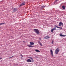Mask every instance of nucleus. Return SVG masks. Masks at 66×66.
Returning a JSON list of instances; mask_svg holds the SVG:
<instances>
[{"label": "nucleus", "mask_w": 66, "mask_h": 66, "mask_svg": "<svg viewBox=\"0 0 66 66\" xmlns=\"http://www.w3.org/2000/svg\"><path fill=\"white\" fill-rule=\"evenodd\" d=\"M66 7H65V6L63 5L62 6V9H63V10H65V8Z\"/></svg>", "instance_id": "13"}, {"label": "nucleus", "mask_w": 66, "mask_h": 66, "mask_svg": "<svg viewBox=\"0 0 66 66\" xmlns=\"http://www.w3.org/2000/svg\"><path fill=\"white\" fill-rule=\"evenodd\" d=\"M34 31L37 34H38L39 33V30L37 29H34Z\"/></svg>", "instance_id": "1"}, {"label": "nucleus", "mask_w": 66, "mask_h": 66, "mask_svg": "<svg viewBox=\"0 0 66 66\" xmlns=\"http://www.w3.org/2000/svg\"><path fill=\"white\" fill-rule=\"evenodd\" d=\"M1 27H0V29H1Z\"/></svg>", "instance_id": "30"}, {"label": "nucleus", "mask_w": 66, "mask_h": 66, "mask_svg": "<svg viewBox=\"0 0 66 66\" xmlns=\"http://www.w3.org/2000/svg\"><path fill=\"white\" fill-rule=\"evenodd\" d=\"M20 56H21L22 57H23V56H22V55H20Z\"/></svg>", "instance_id": "23"}, {"label": "nucleus", "mask_w": 66, "mask_h": 66, "mask_svg": "<svg viewBox=\"0 0 66 66\" xmlns=\"http://www.w3.org/2000/svg\"><path fill=\"white\" fill-rule=\"evenodd\" d=\"M25 4H26V2H24L22 3L21 4H20V5L19 6L20 7V6H21L22 5H25Z\"/></svg>", "instance_id": "5"}, {"label": "nucleus", "mask_w": 66, "mask_h": 66, "mask_svg": "<svg viewBox=\"0 0 66 66\" xmlns=\"http://www.w3.org/2000/svg\"><path fill=\"white\" fill-rule=\"evenodd\" d=\"M54 27H55L53 29H51V32H52V33H53V31H54V30H56V27H57V26H56V25H55Z\"/></svg>", "instance_id": "4"}, {"label": "nucleus", "mask_w": 66, "mask_h": 66, "mask_svg": "<svg viewBox=\"0 0 66 66\" xmlns=\"http://www.w3.org/2000/svg\"><path fill=\"white\" fill-rule=\"evenodd\" d=\"M45 7V6H42L41 7V8H42V9H43V8H44Z\"/></svg>", "instance_id": "20"}, {"label": "nucleus", "mask_w": 66, "mask_h": 66, "mask_svg": "<svg viewBox=\"0 0 66 66\" xmlns=\"http://www.w3.org/2000/svg\"><path fill=\"white\" fill-rule=\"evenodd\" d=\"M38 43H39V44H41V42H40V41H39Z\"/></svg>", "instance_id": "22"}, {"label": "nucleus", "mask_w": 66, "mask_h": 66, "mask_svg": "<svg viewBox=\"0 0 66 66\" xmlns=\"http://www.w3.org/2000/svg\"><path fill=\"white\" fill-rule=\"evenodd\" d=\"M40 45H41V46H43V44H42V43H41V44H40Z\"/></svg>", "instance_id": "21"}, {"label": "nucleus", "mask_w": 66, "mask_h": 66, "mask_svg": "<svg viewBox=\"0 0 66 66\" xmlns=\"http://www.w3.org/2000/svg\"><path fill=\"white\" fill-rule=\"evenodd\" d=\"M40 39H41V38H40Z\"/></svg>", "instance_id": "29"}, {"label": "nucleus", "mask_w": 66, "mask_h": 66, "mask_svg": "<svg viewBox=\"0 0 66 66\" xmlns=\"http://www.w3.org/2000/svg\"><path fill=\"white\" fill-rule=\"evenodd\" d=\"M59 26H61V25H60L59 24Z\"/></svg>", "instance_id": "26"}, {"label": "nucleus", "mask_w": 66, "mask_h": 66, "mask_svg": "<svg viewBox=\"0 0 66 66\" xmlns=\"http://www.w3.org/2000/svg\"><path fill=\"white\" fill-rule=\"evenodd\" d=\"M30 43L31 45H34V43L33 42H30Z\"/></svg>", "instance_id": "12"}, {"label": "nucleus", "mask_w": 66, "mask_h": 66, "mask_svg": "<svg viewBox=\"0 0 66 66\" xmlns=\"http://www.w3.org/2000/svg\"><path fill=\"white\" fill-rule=\"evenodd\" d=\"M27 46H28V47H30V48H33V46H32L31 45H27Z\"/></svg>", "instance_id": "11"}, {"label": "nucleus", "mask_w": 66, "mask_h": 66, "mask_svg": "<svg viewBox=\"0 0 66 66\" xmlns=\"http://www.w3.org/2000/svg\"><path fill=\"white\" fill-rule=\"evenodd\" d=\"M50 51L51 55L52 56H53V51H52V50H51Z\"/></svg>", "instance_id": "8"}, {"label": "nucleus", "mask_w": 66, "mask_h": 66, "mask_svg": "<svg viewBox=\"0 0 66 66\" xmlns=\"http://www.w3.org/2000/svg\"><path fill=\"white\" fill-rule=\"evenodd\" d=\"M50 36H47L45 37H44V39H49V38H50Z\"/></svg>", "instance_id": "6"}, {"label": "nucleus", "mask_w": 66, "mask_h": 66, "mask_svg": "<svg viewBox=\"0 0 66 66\" xmlns=\"http://www.w3.org/2000/svg\"><path fill=\"white\" fill-rule=\"evenodd\" d=\"M56 27L57 28H58L59 29H62V27H59L58 26H56Z\"/></svg>", "instance_id": "15"}, {"label": "nucleus", "mask_w": 66, "mask_h": 66, "mask_svg": "<svg viewBox=\"0 0 66 66\" xmlns=\"http://www.w3.org/2000/svg\"><path fill=\"white\" fill-rule=\"evenodd\" d=\"M53 43H54V41H53V40H52V41L51 44H53Z\"/></svg>", "instance_id": "19"}, {"label": "nucleus", "mask_w": 66, "mask_h": 66, "mask_svg": "<svg viewBox=\"0 0 66 66\" xmlns=\"http://www.w3.org/2000/svg\"><path fill=\"white\" fill-rule=\"evenodd\" d=\"M22 57H21V59H22Z\"/></svg>", "instance_id": "28"}, {"label": "nucleus", "mask_w": 66, "mask_h": 66, "mask_svg": "<svg viewBox=\"0 0 66 66\" xmlns=\"http://www.w3.org/2000/svg\"><path fill=\"white\" fill-rule=\"evenodd\" d=\"M27 62H32V61L30 59H28L27 60Z\"/></svg>", "instance_id": "9"}, {"label": "nucleus", "mask_w": 66, "mask_h": 66, "mask_svg": "<svg viewBox=\"0 0 66 66\" xmlns=\"http://www.w3.org/2000/svg\"><path fill=\"white\" fill-rule=\"evenodd\" d=\"M13 56H12V57H9V59H10V58H12V57H13Z\"/></svg>", "instance_id": "24"}, {"label": "nucleus", "mask_w": 66, "mask_h": 66, "mask_svg": "<svg viewBox=\"0 0 66 66\" xmlns=\"http://www.w3.org/2000/svg\"><path fill=\"white\" fill-rule=\"evenodd\" d=\"M56 27L57 28H58L59 29H62V27H59L58 26H56Z\"/></svg>", "instance_id": "16"}, {"label": "nucleus", "mask_w": 66, "mask_h": 66, "mask_svg": "<svg viewBox=\"0 0 66 66\" xmlns=\"http://www.w3.org/2000/svg\"><path fill=\"white\" fill-rule=\"evenodd\" d=\"M18 11V9H17V8H14L11 11V12L12 13H14V12H15L16 11Z\"/></svg>", "instance_id": "2"}, {"label": "nucleus", "mask_w": 66, "mask_h": 66, "mask_svg": "<svg viewBox=\"0 0 66 66\" xmlns=\"http://www.w3.org/2000/svg\"><path fill=\"white\" fill-rule=\"evenodd\" d=\"M60 36H62V37L63 36V37H65V36H66L65 35H62V34H60Z\"/></svg>", "instance_id": "10"}, {"label": "nucleus", "mask_w": 66, "mask_h": 66, "mask_svg": "<svg viewBox=\"0 0 66 66\" xmlns=\"http://www.w3.org/2000/svg\"><path fill=\"white\" fill-rule=\"evenodd\" d=\"M58 0H56V1H57Z\"/></svg>", "instance_id": "27"}, {"label": "nucleus", "mask_w": 66, "mask_h": 66, "mask_svg": "<svg viewBox=\"0 0 66 66\" xmlns=\"http://www.w3.org/2000/svg\"><path fill=\"white\" fill-rule=\"evenodd\" d=\"M29 59H30V60H31V61L33 62H34V61L33 60V59L32 58V57H29Z\"/></svg>", "instance_id": "7"}, {"label": "nucleus", "mask_w": 66, "mask_h": 66, "mask_svg": "<svg viewBox=\"0 0 66 66\" xmlns=\"http://www.w3.org/2000/svg\"><path fill=\"white\" fill-rule=\"evenodd\" d=\"M59 51H60V50L59 48H57L56 49L55 53V54H58Z\"/></svg>", "instance_id": "3"}, {"label": "nucleus", "mask_w": 66, "mask_h": 66, "mask_svg": "<svg viewBox=\"0 0 66 66\" xmlns=\"http://www.w3.org/2000/svg\"><path fill=\"white\" fill-rule=\"evenodd\" d=\"M1 59H2V58L0 57V60H1Z\"/></svg>", "instance_id": "25"}, {"label": "nucleus", "mask_w": 66, "mask_h": 66, "mask_svg": "<svg viewBox=\"0 0 66 66\" xmlns=\"http://www.w3.org/2000/svg\"><path fill=\"white\" fill-rule=\"evenodd\" d=\"M35 51H36V52H40V51L37 50H36Z\"/></svg>", "instance_id": "17"}, {"label": "nucleus", "mask_w": 66, "mask_h": 66, "mask_svg": "<svg viewBox=\"0 0 66 66\" xmlns=\"http://www.w3.org/2000/svg\"><path fill=\"white\" fill-rule=\"evenodd\" d=\"M16 65H17V64H16Z\"/></svg>", "instance_id": "31"}, {"label": "nucleus", "mask_w": 66, "mask_h": 66, "mask_svg": "<svg viewBox=\"0 0 66 66\" xmlns=\"http://www.w3.org/2000/svg\"><path fill=\"white\" fill-rule=\"evenodd\" d=\"M59 24V25H62V26H63V23L62 22H60Z\"/></svg>", "instance_id": "14"}, {"label": "nucleus", "mask_w": 66, "mask_h": 66, "mask_svg": "<svg viewBox=\"0 0 66 66\" xmlns=\"http://www.w3.org/2000/svg\"><path fill=\"white\" fill-rule=\"evenodd\" d=\"M5 24L4 23H0V25L1 26V25H2V24Z\"/></svg>", "instance_id": "18"}]
</instances>
